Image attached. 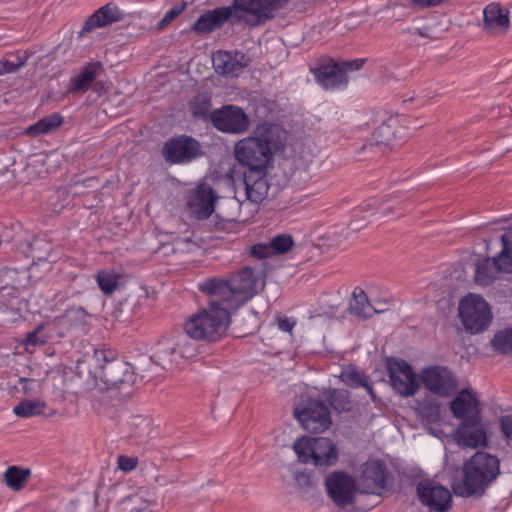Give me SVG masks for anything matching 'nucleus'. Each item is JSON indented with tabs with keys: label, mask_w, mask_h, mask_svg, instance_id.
I'll return each instance as SVG.
<instances>
[{
	"label": "nucleus",
	"mask_w": 512,
	"mask_h": 512,
	"mask_svg": "<svg viewBox=\"0 0 512 512\" xmlns=\"http://www.w3.org/2000/svg\"><path fill=\"white\" fill-rule=\"evenodd\" d=\"M286 138L287 132L280 125L260 123L252 135L236 142L234 156L248 170H267L274 159V153L283 149Z\"/></svg>",
	"instance_id": "f257e3e1"
},
{
	"label": "nucleus",
	"mask_w": 512,
	"mask_h": 512,
	"mask_svg": "<svg viewBox=\"0 0 512 512\" xmlns=\"http://www.w3.org/2000/svg\"><path fill=\"white\" fill-rule=\"evenodd\" d=\"M258 278L251 267H244L228 280L208 278L198 284V289L211 299H220L233 310L238 309L255 293Z\"/></svg>",
	"instance_id": "f03ea898"
},
{
	"label": "nucleus",
	"mask_w": 512,
	"mask_h": 512,
	"mask_svg": "<svg viewBox=\"0 0 512 512\" xmlns=\"http://www.w3.org/2000/svg\"><path fill=\"white\" fill-rule=\"evenodd\" d=\"M209 306L193 314L185 323L186 334L194 340L217 341L231 322L230 307L220 299L209 298Z\"/></svg>",
	"instance_id": "7ed1b4c3"
},
{
	"label": "nucleus",
	"mask_w": 512,
	"mask_h": 512,
	"mask_svg": "<svg viewBox=\"0 0 512 512\" xmlns=\"http://www.w3.org/2000/svg\"><path fill=\"white\" fill-rule=\"evenodd\" d=\"M500 473V461L497 456L487 452H476L464 464V486L466 495L482 493Z\"/></svg>",
	"instance_id": "20e7f679"
},
{
	"label": "nucleus",
	"mask_w": 512,
	"mask_h": 512,
	"mask_svg": "<svg viewBox=\"0 0 512 512\" xmlns=\"http://www.w3.org/2000/svg\"><path fill=\"white\" fill-rule=\"evenodd\" d=\"M288 0H234L232 17L236 21L254 27L275 16V12L284 7Z\"/></svg>",
	"instance_id": "39448f33"
},
{
	"label": "nucleus",
	"mask_w": 512,
	"mask_h": 512,
	"mask_svg": "<svg viewBox=\"0 0 512 512\" xmlns=\"http://www.w3.org/2000/svg\"><path fill=\"white\" fill-rule=\"evenodd\" d=\"M459 317L466 331L478 334L490 326L493 314L489 303L482 296L469 293L460 300Z\"/></svg>",
	"instance_id": "423d86ee"
},
{
	"label": "nucleus",
	"mask_w": 512,
	"mask_h": 512,
	"mask_svg": "<svg viewBox=\"0 0 512 512\" xmlns=\"http://www.w3.org/2000/svg\"><path fill=\"white\" fill-rule=\"evenodd\" d=\"M298 460L315 466H331L336 463L338 453L331 440L325 437H301L293 444Z\"/></svg>",
	"instance_id": "0eeeda50"
},
{
	"label": "nucleus",
	"mask_w": 512,
	"mask_h": 512,
	"mask_svg": "<svg viewBox=\"0 0 512 512\" xmlns=\"http://www.w3.org/2000/svg\"><path fill=\"white\" fill-rule=\"evenodd\" d=\"M294 416L301 426L311 433H322L331 425L328 407L318 400H309L294 409Z\"/></svg>",
	"instance_id": "6e6552de"
},
{
	"label": "nucleus",
	"mask_w": 512,
	"mask_h": 512,
	"mask_svg": "<svg viewBox=\"0 0 512 512\" xmlns=\"http://www.w3.org/2000/svg\"><path fill=\"white\" fill-rule=\"evenodd\" d=\"M90 375L95 379L98 385L100 380L105 388H118L121 385H132L135 381V373L131 364L117 358V354L104 364L100 371H90Z\"/></svg>",
	"instance_id": "1a4fd4ad"
},
{
	"label": "nucleus",
	"mask_w": 512,
	"mask_h": 512,
	"mask_svg": "<svg viewBox=\"0 0 512 512\" xmlns=\"http://www.w3.org/2000/svg\"><path fill=\"white\" fill-rule=\"evenodd\" d=\"M420 379L427 390L440 397L452 396L458 385L452 371L442 366H430L422 369Z\"/></svg>",
	"instance_id": "9d476101"
},
{
	"label": "nucleus",
	"mask_w": 512,
	"mask_h": 512,
	"mask_svg": "<svg viewBox=\"0 0 512 512\" xmlns=\"http://www.w3.org/2000/svg\"><path fill=\"white\" fill-rule=\"evenodd\" d=\"M214 127L224 133L242 134L250 127L249 116L235 105H225L211 113Z\"/></svg>",
	"instance_id": "9b49d317"
},
{
	"label": "nucleus",
	"mask_w": 512,
	"mask_h": 512,
	"mask_svg": "<svg viewBox=\"0 0 512 512\" xmlns=\"http://www.w3.org/2000/svg\"><path fill=\"white\" fill-rule=\"evenodd\" d=\"M217 195L212 187L199 183L186 194V206L190 213L198 220L209 218L215 210Z\"/></svg>",
	"instance_id": "f8f14e48"
},
{
	"label": "nucleus",
	"mask_w": 512,
	"mask_h": 512,
	"mask_svg": "<svg viewBox=\"0 0 512 512\" xmlns=\"http://www.w3.org/2000/svg\"><path fill=\"white\" fill-rule=\"evenodd\" d=\"M162 154L170 164L190 162L201 154L200 143L189 136L174 137L165 142Z\"/></svg>",
	"instance_id": "ddd939ff"
},
{
	"label": "nucleus",
	"mask_w": 512,
	"mask_h": 512,
	"mask_svg": "<svg viewBox=\"0 0 512 512\" xmlns=\"http://www.w3.org/2000/svg\"><path fill=\"white\" fill-rule=\"evenodd\" d=\"M416 493L419 501L430 510L446 512L451 507L450 491L432 480H422L417 484Z\"/></svg>",
	"instance_id": "4468645a"
},
{
	"label": "nucleus",
	"mask_w": 512,
	"mask_h": 512,
	"mask_svg": "<svg viewBox=\"0 0 512 512\" xmlns=\"http://www.w3.org/2000/svg\"><path fill=\"white\" fill-rule=\"evenodd\" d=\"M243 183L245 199L241 201L236 196V201H233V203L237 204V206L242 208L248 203L258 205L266 199L270 188L266 177V170L246 171L243 176Z\"/></svg>",
	"instance_id": "2eb2a0df"
},
{
	"label": "nucleus",
	"mask_w": 512,
	"mask_h": 512,
	"mask_svg": "<svg viewBox=\"0 0 512 512\" xmlns=\"http://www.w3.org/2000/svg\"><path fill=\"white\" fill-rule=\"evenodd\" d=\"M455 440L462 447L487 446V426L482 421V416L462 421L455 431Z\"/></svg>",
	"instance_id": "dca6fc26"
},
{
	"label": "nucleus",
	"mask_w": 512,
	"mask_h": 512,
	"mask_svg": "<svg viewBox=\"0 0 512 512\" xmlns=\"http://www.w3.org/2000/svg\"><path fill=\"white\" fill-rule=\"evenodd\" d=\"M387 470L383 462L368 460L363 466L359 484L367 494L381 495L386 488Z\"/></svg>",
	"instance_id": "f3484780"
},
{
	"label": "nucleus",
	"mask_w": 512,
	"mask_h": 512,
	"mask_svg": "<svg viewBox=\"0 0 512 512\" xmlns=\"http://www.w3.org/2000/svg\"><path fill=\"white\" fill-rule=\"evenodd\" d=\"M389 375L393 388L402 396H411L419 389V382L412 367L404 360L390 366Z\"/></svg>",
	"instance_id": "a211bd4d"
},
{
	"label": "nucleus",
	"mask_w": 512,
	"mask_h": 512,
	"mask_svg": "<svg viewBox=\"0 0 512 512\" xmlns=\"http://www.w3.org/2000/svg\"><path fill=\"white\" fill-rule=\"evenodd\" d=\"M215 71L221 75H237L250 63V58L242 52L217 51L212 56Z\"/></svg>",
	"instance_id": "6ab92c4d"
},
{
	"label": "nucleus",
	"mask_w": 512,
	"mask_h": 512,
	"mask_svg": "<svg viewBox=\"0 0 512 512\" xmlns=\"http://www.w3.org/2000/svg\"><path fill=\"white\" fill-rule=\"evenodd\" d=\"M325 483L330 497L337 505L345 506L352 502L354 482L349 476L334 472L326 478Z\"/></svg>",
	"instance_id": "aec40b11"
},
{
	"label": "nucleus",
	"mask_w": 512,
	"mask_h": 512,
	"mask_svg": "<svg viewBox=\"0 0 512 512\" xmlns=\"http://www.w3.org/2000/svg\"><path fill=\"white\" fill-rule=\"evenodd\" d=\"M317 82L326 90H341L348 84V77L342 66L330 62L313 70Z\"/></svg>",
	"instance_id": "412c9836"
},
{
	"label": "nucleus",
	"mask_w": 512,
	"mask_h": 512,
	"mask_svg": "<svg viewBox=\"0 0 512 512\" xmlns=\"http://www.w3.org/2000/svg\"><path fill=\"white\" fill-rule=\"evenodd\" d=\"M480 403L477 395L468 389L459 391L450 404L454 417L462 419H474L481 417Z\"/></svg>",
	"instance_id": "4be33fe9"
},
{
	"label": "nucleus",
	"mask_w": 512,
	"mask_h": 512,
	"mask_svg": "<svg viewBox=\"0 0 512 512\" xmlns=\"http://www.w3.org/2000/svg\"><path fill=\"white\" fill-rule=\"evenodd\" d=\"M232 13V8L229 6L208 10L196 20L192 30L197 34L210 33L221 27L225 21L233 19Z\"/></svg>",
	"instance_id": "5701e85b"
},
{
	"label": "nucleus",
	"mask_w": 512,
	"mask_h": 512,
	"mask_svg": "<svg viewBox=\"0 0 512 512\" xmlns=\"http://www.w3.org/2000/svg\"><path fill=\"white\" fill-rule=\"evenodd\" d=\"M484 28L492 33L505 31L509 26V12L499 4L491 3L483 10Z\"/></svg>",
	"instance_id": "b1692460"
},
{
	"label": "nucleus",
	"mask_w": 512,
	"mask_h": 512,
	"mask_svg": "<svg viewBox=\"0 0 512 512\" xmlns=\"http://www.w3.org/2000/svg\"><path fill=\"white\" fill-rule=\"evenodd\" d=\"M120 19L119 10L113 4H107L95 11L84 23L79 31L81 37L84 33L90 32L96 28H100L116 22Z\"/></svg>",
	"instance_id": "393cba45"
},
{
	"label": "nucleus",
	"mask_w": 512,
	"mask_h": 512,
	"mask_svg": "<svg viewBox=\"0 0 512 512\" xmlns=\"http://www.w3.org/2000/svg\"><path fill=\"white\" fill-rule=\"evenodd\" d=\"M175 355V344L171 341H161L157 344L151 360L164 370L181 368V361Z\"/></svg>",
	"instance_id": "a878e982"
},
{
	"label": "nucleus",
	"mask_w": 512,
	"mask_h": 512,
	"mask_svg": "<svg viewBox=\"0 0 512 512\" xmlns=\"http://www.w3.org/2000/svg\"><path fill=\"white\" fill-rule=\"evenodd\" d=\"M103 71V65L100 62H91L87 64L80 73L72 78V92H82L90 88L93 81Z\"/></svg>",
	"instance_id": "bb28decb"
},
{
	"label": "nucleus",
	"mask_w": 512,
	"mask_h": 512,
	"mask_svg": "<svg viewBox=\"0 0 512 512\" xmlns=\"http://www.w3.org/2000/svg\"><path fill=\"white\" fill-rule=\"evenodd\" d=\"M500 273L502 271L494 264L493 258H486L477 263L474 280L478 285L488 286L499 278Z\"/></svg>",
	"instance_id": "cd10ccee"
},
{
	"label": "nucleus",
	"mask_w": 512,
	"mask_h": 512,
	"mask_svg": "<svg viewBox=\"0 0 512 512\" xmlns=\"http://www.w3.org/2000/svg\"><path fill=\"white\" fill-rule=\"evenodd\" d=\"M31 476L30 469H24L19 466H9L3 474V482L12 491H21L29 481Z\"/></svg>",
	"instance_id": "c85d7f7f"
},
{
	"label": "nucleus",
	"mask_w": 512,
	"mask_h": 512,
	"mask_svg": "<svg viewBox=\"0 0 512 512\" xmlns=\"http://www.w3.org/2000/svg\"><path fill=\"white\" fill-rule=\"evenodd\" d=\"M501 251L493 257L494 264L502 273L512 274V232L501 235Z\"/></svg>",
	"instance_id": "c756f323"
},
{
	"label": "nucleus",
	"mask_w": 512,
	"mask_h": 512,
	"mask_svg": "<svg viewBox=\"0 0 512 512\" xmlns=\"http://www.w3.org/2000/svg\"><path fill=\"white\" fill-rule=\"evenodd\" d=\"M350 312L358 318L371 317V302L366 293L359 288L353 291L352 298L349 303Z\"/></svg>",
	"instance_id": "7c9ffc66"
},
{
	"label": "nucleus",
	"mask_w": 512,
	"mask_h": 512,
	"mask_svg": "<svg viewBox=\"0 0 512 512\" xmlns=\"http://www.w3.org/2000/svg\"><path fill=\"white\" fill-rule=\"evenodd\" d=\"M129 501L132 503L130 512H154L156 507L154 493L146 489H139L129 498Z\"/></svg>",
	"instance_id": "2f4dec72"
},
{
	"label": "nucleus",
	"mask_w": 512,
	"mask_h": 512,
	"mask_svg": "<svg viewBox=\"0 0 512 512\" xmlns=\"http://www.w3.org/2000/svg\"><path fill=\"white\" fill-rule=\"evenodd\" d=\"M492 349L500 354L512 353V327L497 331L490 341Z\"/></svg>",
	"instance_id": "473e14b6"
},
{
	"label": "nucleus",
	"mask_w": 512,
	"mask_h": 512,
	"mask_svg": "<svg viewBox=\"0 0 512 512\" xmlns=\"http://www.w3.org/2000/svg\"><path fill=\"white\" fill-rule=\"evenodd\" d=\"M415 410L417 414L429 423H435L440 420V404L437 401L426 399L424 401H416Z\"/></svg>",
	"instance_id": "72a5a7b5"
},
{
	"label": "nucleus",
	"mask_w": 512,
	"mask_h": 512,
	"mask_svg": "<svg viewBox=\"0 0 512 512\" xmlns=\"http://www.w3.org/2000/svg\"><path fill=\"white\" fill-rule=\"evenodd\" d=\"M399 197L397 195L390 197L385 203L379 205L377 200H370L366 205V211L371 214L379 213L381 216H388L394 213L395 209L402 208V202L396 201Z\"/></svg>",
	"instance_id": "f704fd0d"
},
{
	"label": "nucleus",
	"mask_w": 512,
	"mask_h": 512,
	"mask_svg": "<svg viewBox=\"0 0 512 512\" xmlns=\"http://www.w3.org/2000/svg\"><path fill=\"white\" fill-rule=\"evenodd\" d=\"M119 279L120 275L111 270H101L96 275L97 284L106 295H111L117 289Z\"/></svg>",
	"instance_id": "c9c22d12"
},
{
	"label": "nucleus",
	"mask_w": 512,
	"mask_h": 512,
	"mask_svg": "<svg viewBox=\"0 0 512 512\" xmlns=\"http://www.w3.org/2000/svg\"><path fill=\"white\" fill-rule=\"evenodd\" d=\"M116 352L105 346L93 350L92 356L89 357V372L100 371L104 364L109 363L115 356Z\"/></svg>",
	"instance_id": "e433bc0d"
},
{
	"label": "nucleus",
	"mask_w": 512,
	"mask_h": 512,
	"mask_svg": "<svg viewBox=\"0 0 512 512\" xmlns=\"http://www.w3.org/2000/svg\"><path fill=\"white\" fill-rule=\"evenodd\" d=\"M174 344L176 347V354L179 355V360L181 361V367L197 355L195 343L189 340L186 336L180 337Z\"/></svg>",
	"instance_id": "4c0bfd02"
},
{
	"label": "nucleus",
	"mask_w": 512,
	"mask_h": 512,
	"mask_svg": "<svg viewBox=\"0 0 512 512\" xmlns=\"http://www.w3.org/2000/svg\"><path fill=\"white\" fill-rule=\"evenodd\" d=\"M62 122L63 118L58 113L46 116L34 124V135L52 133L60 127Z\"/></svg>",
	"instance_id": "58836bf2"
},
{
	"label": "nucleus",
	"mask_w": 512,
	"mask_h": 512,
	"mask_svg": "<svg viewBox=\"0 0 512 512\" xmlns=\"http://www.w3.org/2000/svg\"><path fill=\"white\" fill-rule=\"evenodd\" d=\"M295 242L291 235L283 233L270 239V247L274 255H282L294 247Z\"/></svg>",
	"instance_id": "ea45409f"
},
{
	"label": "nucleus",
	"mask_w": 512,
	"mask_h": 512,
	"mask_svg": "<svg viewBox=\"0 0 512 512\" xmlns=\"http://www.w3.org/2000/svg\"><path fill=\"white\" fill-rule=\"evenodd\" d=\"M372 137L376 144L388 145L396 137L392 121L379 125Z\"/></svg>",
	"instance_id": "a19ab883"
},
{
	"label": "nucleus",
	"mask_w": 512,
	"mask_h": 512,
	"mask_svg": "<svg viewBox=\"0 0 512 512\" xmlns=\"http://www.w3.org/2000/svg\"><path fill=\"white\" fill-rule=\"evenodd\" d=\"M32 343V332H28L24 338V340L16 347V352L14 353L13 361L19 367L16 368L18 374L25 373V369L30 370V357H27V363H22V351H26L28 349L29 344Z\"/></svg>",
	"instance_id": "79ce46f5"
},
{
	"label": "nucleus",
	"mask_w": 512,
	"mask_h": 512,
	"mask_svg": "<svg viewBox=\"0 0 512 512\" xmlns=\"http://www.w3.org/2000/svg\"><path fill=\"white\" fill-rule=\"evenodd\" d=\"M210 107V99L206 95H198L191 104L193 115L200 118L206 117Z\"/></svg>",
	"instance_id": "37998d69"
},
{
	"label": "nucleus",
	"mask_w": 512,
	"mask_h": 512,
	"mask_svg": "<svg viewBox=\"0 0 512 512\" xmlns=\"http://www.w3.org/2000/svg\"><path fill=\"white\" fill-rule=\"evenodd\" d=\"M330 405L337 411H344L349 409V402L347 394L344 391L332 390L328 395Z\"/></svg>",
	"instance_id": "c03bdc74"
},
{
	"label": "nucleus",
	"mask_w": 512,
	"mask_h": 512,
	"mask_svg": "<svg viewBox=\"0 0 512 512\" xmlns=\"http://www.w3.org/2000/svg\"><path fill=\"white\" fill-rule=\"evenodd\" d=\"M28 56L25 54L24 59L21 60L19 57H15V59H3L0 60V75L9 74L17 71L20 67H22Z\"/></svg>",
	"instance_id": "a18cd8bd"
},
{
	"label": "nucleus",
	"mask_w": 512,
	"mask_h": 512,
	"mask_svg": "<svg viewBox=\"0 0 512 512\" xmlns=\"http://www.w3.org/2000/svg\"><path fill=\"white\" fill-rule=\"evenodd\" d=\"M343 380L347 384L351 385L352 387H358L363 386L365 387L370 393L372 392L371 387L367 384L365 380L362 379L361 375L357 371H347L343 373Z\"/></svg>",
	"instance_id": "49530a36"
},
{
	"label": "nucleus",
	"mask_w": 512,
	"mask_h": 512,
	"mask_svg": "<svg viewBox=\"0 0 512 512\" xmlns=\"http://www.w3.org/2000/svg\"><path fill=\"white\" fill-rule=\"evenodd\" d=\"M186 6L187 3L185 1H182L171 7L162 18L160 22V27H164L171 23L176 17H178L184 11Z\"/></svg>",
	"instance_id": "de8ad7c7"
},
{
	"label": "nucleus",
	"mask_w": 512,
	"mask_h": 512,
	"mask_svg": "<svg viewBox=\"0 0 512 512\" xmlns=\"http://www.w3.org/2000/svg\"><path fill=\"white\" fill-rule=\"evenodd\" d=\"M251 255L258 259H265L273 256V251L270 247V241L268 243H258L251 247Z\"/></svg>",
	"instance_id": "09e8293b"
},
{
	"label": "nucleus",
	"mask_w": 512,
	"mask_h": 512,
	"mask_svg": "<svg viewBox=\"0 0 512 512\" xmlns=\"http://www.w3.org/2000/svg\"><path fill=\"white\" fill-rule=\"evenodd\" d=\"M499 423L504 439L512 442V413L501 416Z\"/></svg>",
	"instance_id": "8fccbe9b"
},
{
	"label": "nucleus",
	"mask_w": 512,
	"mask_h": 512,
	"mask_svg": "<svg viewBox=\"0 0 512 512\" xmlns=\"http://www.w3.org/2000/svg\"><path fill=\"white\" fill-rule=\"evenodd\" d=\"M118 468L123 472H131L134 470L138 464V460L136 457H129L125 455H120L118 457Z\"/></svg>",
	"instance_id": "3c124183"
},
{
	"label": "nucleus",
	"mask_w": 512,
	"mask_h": 512,
	"mask_svg": "<svg viewBox=\"0 0 512 512\" xmlns=\"http://www.w3.org/2000/svg\"><path fill=\"white\" fill-rule=\"evenodd\" d=\"M13 412L18 417H30L32 416V401L24 400L16 405L13 409Z\"/></svg>",
	"instance_id": "603ef678"
},
{
	"label": "nucleus",
	"mask_w": 512,
	"mask_h": 512,
	"mask_svg": "<svg viewBox=\"0 0 512 512\" xmlns=\"http://www.w3.org/2000/svg\"><path fill=\"white\" fill-rule=\"evenodd\" d=\"M279 330L291 333L296 326V321L293 318L282 317L277 320Z\"/></svg>",
	"instance_id": "864d4df0"
},
{
	"label": "nucleus",
	"mask_w": 512,
	"mask_h": 512,
	"mask_svg": "<svg viewBox=\"0 0 512 512\" xmlns=\"http://www.w3.org/2000/svg\"><path fill=\"white\" fill-rule=\"evenodd\" d=\"M55 328V325L52 324V323H48L46 325H40L37 327V329L34 330V334H33V337H34V347L37 345L38 342H41V343H44L45 342V339L42 338V332L44 330H47V331H52L53 329Z\"/></svg>",
	"instance_id": "5fc2aeb1"
},
{
	"label": "nucleus",
	"mask_w": 512,
	"mask_h": 512,
	"mask_svg": "<svg viewBox=\"0 0 512 512\" xmlns=\"http://www.w3.org/2000/svg\"><path fill=\"white\" fill-rule=\"evenodd\" d=\"M388 308H389V304L386 301H384V300L374 301L373 303H371V309H372L371 316H373L374 314L383 313V312L387 311Z\"/></svg>",
	"instance_id": "6e6d98bb"
},
{
	"label": "nucleus",
	"mask_w": 512,
	"mask_h": 512,
	"mask_svg": "<svg viewBox=\"0 0 512 512\" xmlns=\"http://www.w3.org/2000/svg\"><path fill=\"white\" fill-rule=\"evenodd\" d=\"M363 64V59H356L353 61L344 62L342 67L345 70V73H347V71L359 70L363 66Z\"/></svg>",
	"instance_id": "4d7b16f0"
},
{
	"label": "nucleus",
	"mask_w": 512,
	"mask_h": 512,
	"mask_svg": "<svg viewBox=\"0 0 512 512\" xmlns=\"http://www.w3.org/2000/svg\"><path fill=\"white\" fill-rule=\"evenodd\" d=\"M30 378L27 377V376H20L19 377V383L17 385H15V389H17V391H22L23 393H26L28 390H29V385H30Z\"/></svg>",
	"instance_id": "13d9d810"
},
{
	"label": "nucleus",
	"mask_w": 512,
	"mask_h": 512,
	"mask_svg": "<svg viewBox=\"0 0 512 512\" xmlns=\"http://www.w3.org/2000/svg\"><path fill=\"white\" fill-rule=\"evenodd\" d=\"M444 0H412L413 4L419 7H431L439 5Z\"/></svg>",
	"instance_id": "bf43d9fd"
},
{
	"label": "nucleus",
	"mask_w": 512,
	"mask_h": 512,
	"mask_svg": "<svg viewBox=\"0 0 512 512\" xmlns=\"http://www.w3.org/2000/svg\"><path fill=\"white\" fill-rule=\"evenodd\" d=\"M42 406H43V404H41L40 402H38V401H34V406H33V409H34V415H35V414H41V413H43V411H42Z\"/></svg>",
	"instance_id": "052dcab7"
},
{
	"label": "nucleus",
	"mask_w": 512,
	"mask_h": 512,
	"mask_svg": "<svg viewBox=\"0 0 512 512\" xmlns=\"http://www.w3.org/2000/svg\"><path fill=\"white\" fill-rule=\"evenodd\" d=\"M32 132H34V129H32V125H31V126H28V127L25 129V133H27V134H32Z\"/></svg>",
	"instance_id": "680f3d73"
},
{
	"label": "nucleus",
	"mask_w": 512,
	"mask_h": 512,
	"mask_svg": "<svg viewBox=\"0 0 512 512\" xmlns=\"http://www.w3.org/2000/svg\"><path fill=\"white\" fill-rule=\"evenodd\" d=\"M32 132H34V129H32V125H31V126H28V127L25 129V133H27V134H32Z\"/></svg>",
	"instance_id": "e2e57ef3"
},
{
	"label": "nucleus",
	"mask_w": 512,
	"mask_h": 512,
	"mask_svg": "<svg viewBox=\"0 0 512 512\" xmlns=\"http://www.w3.org/2000/svg\"><path fill=\"white\" fill-rule=\"evenodd\" d=\"M96 502H97V495L94 494V496H93V503L96 504Z\"/></svg>",
	"instance_id": "0e129e2a"
},
{
	"label": "nucleus",
	"mask_w": 512,
	"mask_h": 512,
	"mask_svg": "<svg viewBox=\"0 0 512 512\" xmlns=\"http://www.w3.org/2000/svg\"><path fill=\"white\" fill-rule=\"evenodd\" d=\"M351 229H352V230H356V229H358V227H355V226L353 225V223H352V224H351Z\"/></svg>",
	"instance_id": "69168bd1"
},
{
	"label": "nucleus",
	"mask_w": 512,
	"mask_h": 512,
	"mask_svg": "<svg viewBox=\"0 0 512 512\" xmlns=\"http://www.w3.org/2000/svg\"><path fill=\"white\" fill-rule=\"evenodd\" d=\"M511 8H512V3H511Z\"/></svg>",
	"instance_id": "338daca9"
}]
</instances>
